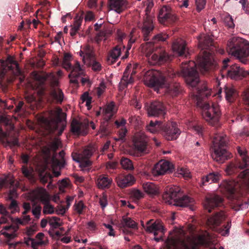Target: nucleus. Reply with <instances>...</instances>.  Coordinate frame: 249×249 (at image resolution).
Wrapping results in <instances>:
<instances>
[{"label": "nucleus", "instance_id": "nucleus-1", "mask_svg": "<svg viewBox=\"0 0 249 249\" xmlns=\"http://www.w3.org/2000/svg\"><path fill=\"white\" fill-rule=\"evenodd\" d=\"M199 45L203 51L202 54L197 56L196 62L190 61L185 64L186 66L182 68V72L187 85L194 90L197 106L203 109V118L211 125L217 126L221 115L219 106L216 103L210 105L205 102L204 99L211 95V89L207 87L204 81L200 80L196 69L198 65L201 72L204 74L215 68L216 63L213 54L216 46L209 36H205Z\"/></svg>", "mask_w": 249, "mask_h": 249}, {"label": "nucleus", "instance_id": "nucleus-2", "mask_svg": "<svg viewBox=\"0 0 249 249\" xmlns=\"http://www.w3.org/2000/svg\"><path fill=\"white\" fill-rule=\"evenodd\" d=\"M165 203L180 208L191 205L193 199L187 195H184L178 186L167 187L162 195Z\"/></svg>", "mask_w": 249, "mask_h": 249}, {"label": "nucleus", "instance_id": "nucleus-3", "mask_svg": "<svg viewBox=\"0 0 249 249\" xmlns=\"http://www.w3.org/2000/svg\"><path fill=\"white\" fill-rule=\"evenodd\" d=\"M227 52L229 54L237 58L243 64H246L249 56V42L239 37H233L227 44Z\"/></svg>", "mask_w": 249, "mask_h": 249}, {"label": "nucleus", "instance_id": "nucleus-4", "mask_svg": "<svg viewBox=\"0 0 249 249\" xmlns=\"http://www.w3.org/2000/svg\"><path fill=\"white\" fill-rule=\"evenodd\" d=\"M228 139L224 135L216 134L212 141L211 156L219 162H223L230 159L231 153L227 150Z\"/></svg>", "mask_w": 249, "mask_h": 249}, {"label": "nucleus", "instance_id": "nucleus-5", "mask_svg": "<svg viewBox=\"0 0 249 249\" xmlns=\"http://www.w3.org/2000/svg\"><path fill=\"white\" fill-rule=\"evenodd\" d=\"M49 115L50 119L46 120L48 130L52 133L58 130V134L61 135L66 126V114L58 107L56 110H51Z\"/></svg>", "mask_w": 249, "mask_h": 249}, {"label": "nucleus", "instance_id": "nucleus-6", "mask_svg": "<svg viewBox=\"0 0 249 249\" xmlns=\"http://www.w3.org/2000/svg\"><path fill=\"white\" fill-rule=\"evenodd\" d=\"M30 195L33 201H40L44 204L43 209L44 214H53L54 213V207L50 203V196L45 189H35L31 192Z\"/></svg>", "mask_w": 249, "mask_h": 249}, {"label": "nucleus", "instance_id": "nucleus-7", "mask_svg": "<svg viewBox=\"0 0 249 249\" xmlns=\"http://www.w3.org/2000/svg\"><path fill=\"white\" fill-rule=\"evenodd\" d=\"M148 137L143 133L137 134L133 139V155L142 157L148 153Z\"/></svg>", "mask_w": 249, "mask_h": 249}, {"label": "nucleus", "instance_id": "nucleus-8", "mask_svg": "<svg viewBox=\"0 0 249 249\" xmlns=\"http://www.w3.org/2000/svg\"><path fill=\"white\" fill-rule=\"evenodd\" d=\"M153 53H146V56L148 58L149 62L152 65H161L170 61L172 59V56L168 54L162 48H158V46H152Z\"/></svg>", "mask_w": 249, "mask_h": 249}, {"label": "nucleus", "instance_id": "nucleus-9", "mask_svg": "<svg viewBox=\"0 0 249 249\" xmlns=\"http://www.w3.org/2000/svg\"><path fill=\"white\" fill-rule=\"evenodd\" d=\"M230 62L229 58H226L223 60V66L222 69L220 71L221 76L224 78L226 75L230 77L231 79H237L240 76L244 77L246 76V72L242 68H241L236 64L232 65L229 70H227L228 63Z\"/></svg>", "mask_w": 249, "mask_h": 249}, {"label": "nucleus", "instance_id": "nucleus-10", "mask_svg": "<svg viewBox=\"0 0 249 249\" xmlns=\"http://www.w3.org/2000/svg\"><path fill=\"white\" fill-rule=\"evenodd\" d=\"M237 150L242 158V161L237 163L231 162L228 165L225 171L229 175L235 174L249 166V157L247 156L246 151L240 147H238Z\"/></svg>", "mask_w": 249, "mask_h": 249}, {"label": "nucleus", "instance_id": "nucleus-11", "mask_svg": "<svg viewBox=\"0 0 249 249\" xmlns=\"http://www.w3.org/2000/svg\"><path fill=\"white\" fill-rule=\"evenodd\" d=\"M145 81L148 86L154 88L155 90L166 87L168 85L165 76L159 71L150 73L146 77Z\"/></svg>", "mask_w": 249, "mask_h": 249}, {"label": "nucleus", "instance_id": "nucleus-12", "mask_svg": "<svg viewBox=\"0 0 249 249\" xmlns=\"http://www.w3.org/2000/svg\"><path fill=\"white\" fill-rule=\"evenodd\" d=\"M8 71H10L14 75H19L21 74L18 62L12 57H8L5 62L1 63L0 67V78H3Z\"/></svg>", "mask_w": 249, "mask_h": 249}, {"label": "nucleus", "instance_id": "nucleus-13", "mask_svg": "<svg viewBox=\"0 0 249 249\" xmlns=\"http://www.w3.org/2000/svg\"><path fill=\"white\" fill-rule=\"evenodd\" d=\"M158 19L160 23L168 25L175 22L177 20V17L170 7L165 5L160 9Z\"/></svg>", "mask_w": 249, "mask_h": 249}, {"label": "nucleus", "instance_id": "nucleus-14", "mask_svg": "<svg viewBox=\"0 0 249 249\" xmlns=\"http://www.w3.org/2000/svg\"><path fill=\"white\" fill-rule=\"evenodd\" d=\"M33 78L40 85H43L46 81L50 83V86L53 88L58 86V80L54 74L53 73H45L40 74L36 71L32 72Z\"/></svg>", "mask_w": 249, "mask_h": 249}, {"label": "nucleus", "instance_id": "nucleus-15", "mask_svg": "<svg viewBox=\"0 0 249 249\" xmlns=\"http://www.w3.org/2000/svg\"><path fill=\"white\" fill-rule=\"evenodd\" d=\"M163 135L168 141L177 139L180 134V130L177 127L176 122L164 123L161 130Z\"/></svg>", "mask_w": 249, "mask_h": 249}, {"label": "nucleus", "instance_id": "nucleus-16", "mask_svg": "<svg viewBox=\"0 0 249 249\" xmlns=\"http://www.w3.org/2000/svg\"><path fill=\"white\" fill-rule=\"evenodd\" d=\"M223 198L215 194H208L203 202V206L205 210L211 213L212 210L222 205Z\"/></svg>", "mask_w": 249, "mask_h": 249}, {"label": "nucleus", "instance_id": "nucleus-17", "mask_svg": "<svg viewBox=\"0 0 249 249\" xmlns=\"http://www.w3.org/2000/svg\"><path fill=\"white\" fill-rule=\"evenodd\" d=\"M148 115L150 116L160 117L165 114V107L162 103L155 101L145 105Z\"/></svg>", "mask_w": 249, "mask_h": 249}, {"label": "nucleus", "instance_id": "nucleus-18", "mask_svg": "<svg viewBox=\"0 0 249 249\" xmlns=\"http://www.w3.org/2000/svg\"><path fill=\"white\" fill-rule=\"evenodd\" d=\"M138 27L141 29L144 40H150L154 28L153 21L150 16L144 17L142 23H139Z\"/></svg>", "mask_w": 249, "mask_h": 249}, {"label": "nucleus", "instance_id": "nucleus-19", "mask_svg": "<svg viewBox=\"0 0 249 249\" xmlns=\"http://www.w3.org/2000/svg\"><path fill=\"white\" fill-rule=\"evenodd\" d=\"M221 188L227 194L230 199H234L235 193L240 187V184L234 180H225L220 184Z\"/></svg>", "mask_w": 249, "mask_h": 249}, {"label": "nucleus", "instance_id": "nucleus-20", "mask_svg": "<svg viewBox=\"0 0 249 249\" xmlns=\"http://www.w3.org/2000/svg\"><path fill=\"white\" fill-rule=\"evenodd\" d=\"M173 170V165L168 161L161 160L156 163L152 170L155 176H160Z\"/></svg>", "mask_w": 249, "mask_h": 249}, {"label": "nucleus", "instance_id": "nucleus-21", "mask_svg": "<svg viewBox=\"0 0 249 249\" xmlns=\"http://www.w3.org/2000/svg\"><path fill=\"white\" fill-rule=\"evenodd\" d=\"M172 48L173 52L179 56L187 57L189 54L186 42L182 38L175 39L173 42Z\"/></svg>", "mask_w": 249, "mask_h": 249}, {"label": "nucleus", "instance_id": "nucleus-22", "mask_svg": "<svg viewBox=\"0 0 249 249\" xmlns=\"http://www.w3.org/2000/svg\"><path fill=\"white\" fill-rule=\"evenodd\" d=\"M226 215L223 211L216 212L208 218L207 224L208 226L213 230H216V228L220 224L225 220Z\"/></svg>", "mask_w": 249, "mask_h": 249}, {"label": "nucleus", "instance_id": "nucleus-23", "mask_svg": "<svg viewBox=\"0 0 249 249\" xmlns=\"http://www.w3.org/2000/svg\"><path fill=\"white\" fill-rule=\"evenodd\" d=\"M0 141L6 145L12 148L14 146H19V143L18 137L15 135L10 136L0 128Z\"/></svg>", "mask_w": 249, "mask_h": 249}, {"label": "nucleus", "instance_id": "nucleus-24", "mask_svg": "<svg viewBox=\"0 0 249 249\" xmlns=\"http://www.w3.org/2000/svg\"><path fill=\"white\" fill-rule=\"evenodd\" d=\"M146 231L153 233L154 236H157L159 232L163 233V227L159 220L155 221L154 219H150L146 222Z\"/></svg>", "mask_w": 249, "mask_h": 249}, {"label": "nucleus", "instance_id": "nucleus-25", "mask_svg": "<svg viewBox=\"0 0 249 249\" xmlns=\"http://www.w3.org/2000/svg\"><path fill=\"white\" fill-rule=\"evenodd\" d=\"M117 185L121 188H124L132 186L135 179L133 176L128 174L126 175H120L116 178Z\"/></svg>", "mask_w": 249, "mask_h": 249}, {"label": "nucleus", "instance_id": "nucleus-26", "mask_svg": "<svg viewBox=\"0 0 249 249\" xmlns=\"http://www.w3.org/2000/svg\"><path fill=\"white\" fill-rule=\"evenodd\" d=\"M168 245L173 249H188V245L182 238L176 236L168 239Z\"/></svg>", "mask_w": 249, "mask_h": 249}, {"label": "nucleus", "instance_id": "nucleus-27", "mask_svg": "<svg viewBox=\"0 0 249 249\" xmlns=\"http://www.w3.org/2000/svg\"><path fill=\"white\" fill-rule=\"evenodd\" d=\"M122 48L124 50V46L117 45L109 52L107 58L108 64L112 65L118 60L121 54Z\"/></svg>", "mask_w": 249, "mask_h": 249}, {"label": "nucleus", "instance_id": "nucleus-28", "mask_svg": "<svg viewBox=\"0 0 249 249\" xmlns=\"http://www.w3.org/2000/svg\"><path fill=\"white\" fill-rule=\"evenodd\" d=\"M107 5L109 10H114L120 13L127 6L128 1H108Z\"/></svg>", "mask_w": 249, "mask_h": 249}, {"label": "nucleus", "instance_id": "nucleus-29", "mask_svg": "<svg viewBox=\"0 0 249 249\" xmlns=\"http://www.w3.org/2000/svg\"><path fill=\"white\" fill-rule=\"evenodd\" d=\"M220 177L221 175L218 172L210 173L202 178L201 184L203 185H206L207 184L216 183L220 180Z\"/></svg>", "mask_w": 249, "mask_h": 249}, {"label": "nucleus", "instance_id": "nucleus-30", "mask_svg": "<svg viewBox=\"0 0 249 249\" xmlns=\"http://www.w3.org/2000/svg\"><path fill=\"white\" fill-rule=\"evenodd\" d=\"M112 180L107 176L100 175L97 178V184L100 189H108L110 187Z\"/></svg>", "mask_w": 249, "mask_h": 249}, {"label": "nucleus", "instance_id": "nucleus-31", "mask_svg": "<svg viewBox=\"0 0 249 249\" xmlns=\"http://www.w3.org/2000/svg\"><path fill=\"white\" fill-rule=\"evenodd\" d=\"M115 103L111 102L108 104L105 109L103 110L104 119L107 121H109L116 112L114 109Z\"/></svg>", "mask_w": 249, "mask_h": 249}, {"label": "nucleus", "instance_id": "nucleus-32", "mask_svg": "<svg viewBox=\"0 0 249 249\" xmlns=\"http://www.w3.org/2000/svg\"><path fill=\"white\" fill-rule=\"evenodd\" d=\"M94 151V148L91 146L86 147L80 154L76 155L74 157L72 154L74 160L76 161H80V159H89L92 155Z\"/></svg>", "mask_w": 249, "mask_h": 249}, {"label": "nucleus", "instance_id": "nucleus-33", "mask_svg": "<svg viewBox=\"0 0 249 249\" xmlns=\"http://www.w3.org/2000/svg\"><path fill=\"white\" fill-rule=\"evenodd\" d=\"M50 96L53 101L56 104H61L63 101L64 95L60 89H53L50 92Z\"/></svg>", "mask_w": 249, "mask_h": 249}, {"label": "nucleus", "instance_id": "nucleus-34", "mask_svg": "<svg viewBox=\"0 0 249 249\" xmlns=\"http://www.w3.org/2000/svg\"><path fill=\"white\" fill-rule=\"evenodd\" d=\"M164 123L160 121H151L146 125V129L149 132L155 133L161 130Z\"/></svg>", "mask_w": 249, "mask_h": 249}, {"label": "nucleus", "instance_id": "nucleus-35", "mask_svg": "<svg viewBox=\"0 0 249 249\" xmlns=\"http://www.w3.org/2000/svg\"><path fill=\"white\" fill-rule=\"evenodd\" d=\"M123 223L124 227V231L127 233L131 234L132 232L126 228L137 229L138 228L137 224L130 217H124L123 218Z\"/></svg>", "mask_w": 249, "mask_h": 249}, {"label": "nucleus", "instance_id": "nucleus-36", "mask_svg": "<svg viewBox=\"0 0 249 249\" xmlns=\"http://www.w3.org/2000/svg\"><path fill=\"white\" fill-rule=\"evenodd\" d=\"M120 163L124 170L132 171L134 169L132 161L127 158L123 157L120 160Z\"/></svg>", "mask_w": 249, "mask_h": 249}, {"label": "nucleus", "instance_id": "nucleus-37", "mask_svg": "<svg viewBox=\"0 0 249 249\" xmlns=\"http://www.w3.org/2000/svg\"><path fill=\"white\" fill-rule=\"evenodd\" d=\"M167 92L172 96H177L181 91L180 86L179 83L170 85L167 88Z\"/></svg>", "mask_w": 249, "mask_h": 249}, {"label": "nucleus", "instance_id": "nucleus-38", "mask_svg": "<svg viewBox=\"0 0 249 249\" xmlns=\"http://www.w3.org/2000/svg\"><path fill=\"white\" fill-rule=\"evenodd\" d=\"M15 181L8 177H0V189L11 188L14 185Z\"/></svg>", "mask_w": 249, "mask_h": 249}, {"label": "nucleus", "instance_id": "nucleus-39", "mask_svg": "<svg viewBox=\"0 0 249 249\" xmlns=\"http://www.w3.org/2000/svg\"><path fill=\"white\" fill-rule=\"evenodd\" d=\"M142 187L144 191L149 194L156 195L158 193L156 187L152 182L143 183Z\"/></svg>", "mask_w": 249, "mask_h": 249}, {"label": "nucleus", "instance_id": "nucleus-40", "mask_svg": "<svg viewBox=\"0 0 249 249\" xmlns=\"http://www.w3.org/2000/svg\"><path fill=\"white\" fill-rule=\"evenodd\" d=\"M225 92L226 98L229 102H232L234 99L236 97V91L231 87H226L225 88Z\"/></svg>", "mask_w": 249, "mask_h": 249}, {"label": "nucleus", "instance_id": "nucleus-41", "mask_svg": "<svg viewBox=\"0 0 249 249\" xmlns=\"http://www.w3.org/2000/svg\"><path fill=\"white\" fill-rule=\"evenodd\" d=\"M85 53L86 61H88L95 57L93 48L89 45L85 46L83 48Z\"/></svg>", "mask_w": 249, "mask_h": 249}, {"label": "nucleus", "instance_id": "nucleus-42", "mask_svg": "<svg viewBox=\"0 0 249 249\" xmlns=\"http://www.w3.org/2000/svg\"><path fill=\"white\" fill-rule=\"evenodd\" d=\"M83 73L80 64L78 62H76L72 68V70L71 73L69 75V77H79Z\"/></svg>", "mask_w": 249, "mask_h": 249}, {"label": "nucleus", "instance_id": "nucleus-43", "mask_svg": "<svg viewBox=\"0 0 249 249\" xmlns=\"http://www.w3.org/2000/svg\"><path fill=\"white\" fill-rule=\"evenodd\" d=\"M86 64L91 67L94 71H99L102 68L101 64L95 60V57L87 61Z\"/></svg>", "mask_w": 249, "mask_h": 249}, {"label": "nucleus", "instance_id": "nucleus-44", "mask_svg": "<svg viewBox=\"0 0 249 249\" xmlns=\"http://www.w3.org/2000/svg\"><path fill=\"white\" fill-rule=\"evenodd\" d=\"M81 124L77 120L73 119L71 124V130L75 134H79L81 132Z\"/></svg>", "mask_w": 249, "mask_h": 249}, {"label": "nucleus", "instance_id": "nucleus-45", "mask_svg": "<svg viewBox=\"0 0 249 249\" xmlns=\"http://www.w3.org/2000/svg\"><path fill=\"white\" fill-rule=\"evenodd\" d=\"M168 37V35L166 34H159L156 36H154L152 37V42H149L147 43V45L149 44V46L151 47V43H155L156 41H164L166 40L167 38Z\"/></svg>", "mask_w": 249, "mask_h": 249}, {"label": "nucleus", "instance_id": "nucleus-46", "mask_svg": "<svg viewBox=\"0 0 249 249\" xmlns=\"http://www.w3.org/2000/svg\"><path fill=\"white\" fill-rule=\"evenodd\" d=\"M81 99L83 102H86V105L88 108L89 109L91 108L90 104L91 103L92 98L89 96V93L88 92H84L81 96Z\"/></svg>", "mask_w": 249, "mask_h": 249}, {"label": "nucleus", "instance_id": "nucleus-47", "mask_svg": "<svg viewBox=\"0 0 249 249\" xmlns=\"http://www.w3.org/2000/svg\"><path fill=\"white\" fill-rule=\"evenodd\" d=\"M223 20L226 25L229 28H233L234 27L233 20L229 14H227L225 15Z\"/></svg>", "mask_w": 249, "mask_h": 249}, {"label": "nucleus", "instance_id": "nucleus-48", "mask_svg": "<svg viewBox=\"0 0 249 249\" xmlns=\"http://www.w3.org/2000/svg\"><path fill=\"white\" fill-rule=\"evenodd\" d=\"M60 218L56 216H53L49 221L50 225L54 228H57L61 226L59 222Z\"/></svg>", "mask_w": 249, "mask_h": 249}, {"label": "nucleus", "instance_id": "nucleus-49", "mask_svg": "<svg viewBox=\"0 0 249 249\" xmlns=\"http://www.w3.org/2000/svg\"><path fill=\"white\" fill-rule=\"evenodd\" d=\"M9 200H11V203L8 205V208L9 210L11 211V213H14L18 210L19 207L18 205V203L17 201L15 200L14 199Z\"/></svg>", "mask_w": 249, "mask_h": 249}, {"label": "nucleus", "instance_id": "nucleus-50", "mask_svg": "<svg viewBox=\"0 0 249 249\" xmlns=\"http://www.w3.org/2000/svg\"><path fill=\"white\" fill-rule=\"evenodd\" d=\"M131 196L135 200H139L143 197V194L139 190H133L131 193Z\"/></svg>", "mask_w": 249, "mask_h": 249}, {"label": "nucleus", "instance_id": "nucleus-51", "mask_svg": "<svg viewBox=\"0 0 249 249\" xmlns=\"http://www.w3.org/2000/svg\"><path fill=\"white\" fill-rule=\"evenodd\" d=\"M75 210L80 215L83 213V210L86 207L82 201H79L77 203L75 204Z\"/></svg>", "mask_w": 249, "mask_h": 249}, {"label": "nucleus", "instance_id": "nucleus-52", "mask_svg": "<svg viewBox=\"0 0 249 249\" xmlns=\"http://www.w3.org/2000/svg\"><path fill=\"white\" fill-rule=\"evenodd\" d=\"M64 155L65 153L64 151L62 150L59 153V155L60 157L61 158V160H59L57 159H55L54 160V162L58 166L60 167H63L64 165L65 160H64Z\"/></svg>", "mask_w": 249, "mask_h": 249}, {"label": "nucleus", "instance_id": "nucleus-53", "mask_svg": "<svg viewBox=\"0 0 249 249\" xmlns=\"http://www.w3.org/2000/svg\"><path fill=\"white\" fill-rule=\"evenodd\" d=\"M127 129L125 127H122L118 132L119 135L117 138H116L115 140L116 141H121L122 142L124 141L125 136L127 133Z\"/></svg>", "mask_w": 249, "mask_h": 249}, {"label": "nucleus", "instance_id": "nucleus-54", "mask_svg": "<svg viewBox=\"0 0 249 249\" xmlns=\"http://www.w3.org/2000/svg\"><path fill=\"white\" fill-rule=\"evenodd\" d=\"M143 4L146 5V7L145 10V17L150 16L148 15V14L150 13L152 8L154 6V3L153 1H144Z\"/></svg>", "mask_w": 249, "mask_h": 249}, {"label": "nucleus", "instance_id": "nucleus-55", "mask_svg": "<svg viewBox=\"0 0 249 249\" xmlns=\"http://www.w3.org/2000/svg\"><path fill=\"white\" fill-rule=\"evenodd\" d=\"M99 203L103 210L107 205V196L105 194H103L100 197Z\"/></svg>", "mask_w": 249, "mask_h": 249}, {"label": "nucleus", "instance_id": "nucleus-56", "mask_svg": "<svg viewBox=\"0 0 249 249\" xmlns=\"http://www.w3.org/2000/svg\"><path fill=\"white\" fill-rule=\"evenodd\" d=\"M231 227V222H228L224 226V229H220L219 232L221 233V234L223 236H226L229 235L230 232V229Z\"/></svg>", "mask_w": 249, "mask_h": 249}, {"label": "nucleus", "instance_id": "nucleus-57", "mask_svg": "<svg viewBox=\"0 0 249 249\" xmlns=\"http://www.w3.org/2000/svg\"><path fill=\"white\" fill-rule=\"evenodd\" d=\"M47 243V241H36L34 239L33 241H32V247L34 249H37L38 246L46 245Z\"/></svg>", "mask_w": 249, "mask_h": 249}, {"label": "nucleus", "instance_id": "nucleus-58", "mask_svg": "<svg viewBox=\"0 0 249 249\" xmlns=\"http://www.w3.org/2000/svg\"><path fill=\"white\" fill-rule=\"evenodd\" d=\"M0 234L4 235V236L7 239V243L15 238L17 236L15 232L9 233L5 231L2 232V231H0Z\"/></svg>", "mask_w": 249, "mask_h": 249}, {"label": "nucleus", "instance_id": "nucleus-59", "mask_svg": "<svg viewBox=\"0 0 249 249\" xmlns=\"http://www.w3.org/2000/svg\"><path fill=\"white\" fill-rule=\"evenodd\" d=\"M79 162L81 163V166L84 167H88L91 165V161L89 159H80Z\"/></svg>", "mask_w": 249, "mask_h": 249}, {"label": "nucleus", "instance_id": "nucleus-60", "mask_svg": "<svg viewBox=\"0 0 249 249\" xmlns=\"http://www.w3.org/2000/svg\"><path fill=\"white\" fill-rule=\"evenodd\" d=\"M21 169L22 173L25 177L28 178H32V172L28 169L27 167L23 166Z\"/></svg>", "mask_w": 249, "mask_h": 249}, {"label": "nucleus", "instance_id": "nucleus-61", "mask_svg": "<svg viewBox=\"0 0 249 249\" xmlns=\"http://www.w3.org/2000/svg\"><path fill=\"white\" fill-rule=\"evenodd\" d=\"M50 178V175L49 173H46L44 175L42 174H40V181L44 184L47 183L49 178Z\"/></svg>", "mask_w": 249, "mask_h": 249}, {"label": "nucleus", "instance_id": "nucleus-62", "mask_svg": "<svg viewBox=\"0 0 249 249\" xmlns=\"http://www.w3.org/2000/svg\"><path fill=\"white\" fill-rule=\"evenodd\" d=\"M117 35L118 36V41L120 43H121L122 42L123 38L125 37L126 35L121 29L117 30Z\"/></svg>", "mask_w": 249, "mask_h": 249}, {"label": "nucleus", "instance_id": "nucleus-63", "mask_svg": "<svg viewBox=\"0 0 249 249\" xmlns=\"http://www.w3.org/2000/svg\"><path fill=\"white\" fill-rule=\"evenodd\" d=\"M41 211V207L39 205L34 207L32 210L33 214L36 217H38Z\"/></svg>", "mask_w": 249, "mask_h": 249}, {"label": "nucleus", "instance_id": "nucleus-64", "mask_svg": "<svg viewBox=\"0 0 249 249\" xmlns=\"http://www.w3.org/2000/svg\"><path fill=\"white\" fill-rule=\"evenodd\" d=\"M196 5V9L198 12H200L204 8L206 4V1H195Z\"/></svg>", "mask_w": 249, "mask_h": 249}]
</instances>
